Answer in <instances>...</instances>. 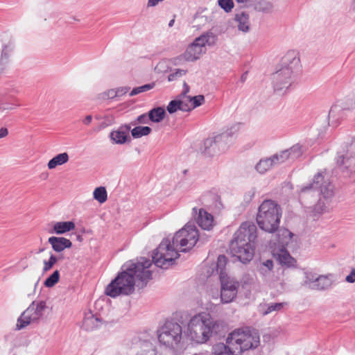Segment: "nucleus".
<instances>
[{"label":"nucleus","instance_id":"f257e3e1","mask_svg":"<svg viewBox=\"0 0 355 355\" xmlns=\"http://www.w3.org/2000/svg\"><path fill=\"white\" fill-rule=\"evenodd\" d=\"M152 262L145 257L125 262L121 267V272L107 286L105 293L111 297L120 295H129L134 293L135 286L144 288L152 279L149 270Z\"/></svg>","mask_w":355,"mask_h":355},{"label":"nucleus","instance_id":"f03ea898","mask_svg":"<svg viewBox=\"0 0 355 355\" xmlns=\"http://www.w3.org/2000/svg\"><path fill=\"white\" fill-rule=\"evenodd\" d=\"M198 231L193 223H188L181 230L178 231L172 239H164L159 246L155 249L152 254V261L162 269H167L175 263L180 257L177 249L180 252H187L192 249L198 241Z\"/></svg>","mask_w":355,"mask_h":355},{"label":"nucleus","instance_id":"7ed1b4c3","mask_svg":"<svg viewBox=\"0 0 355 355\" xmlns=\"http://www.w3.org/2000/svg\"><path fill=\"white\" fill-rule=\"evenodd\" d=\"M223 329V322L213 319L209 313L201 312L190 319L187 336L196 344H204L222 331Z\"/></svg>","mask_w":355,"mask_h":355},{"label":"nucleus","instance_id":"20e7f679","mask_svg":"<svg viewBox=\"0 0 355 355\" xmlns=\"http://www.w3.org/2000/svg\"><path fill=\"white\" fill-rule=\"evenodd\" d=\"M300 60L295 51H289L282 59V67L272 74L274 91L284 94L294 83V73L300 67Z\"/></svg>","mask_w":355,"mask_h":355},{"label":"nucleus","instance_id":"39448f33","mask_svg":"<svg viewBox=\"0 0 355 355\" xmlns=\"http://www.w3.org/2000/svg\"><path fill=\"white\" fill-rule=\"evenodd\" d=\"M334 185L329 180H324L323 174L322 173H318L314 175L311 183L301 188L300 197L302 198L304 194L310 191H320V193L326 202L320 199L313 207V212L315 214H322L329 209L328 200L331 198L334 194Z\"/></svg>","mask_w":355,"mask_h":355},{"label":"nucleus","instance_id":"423d86ee","mask_svg":"<svg viewBox=\"0 0 355 355\" xmlns=\"http://www.w3.org/2000/svg\"><path fill=\"white\" fill-rule=\"evenodd\" d=\"M281 217L280 206L271 200H266L259 206L256 220L260 229L274 233L279 230Z\"/></svg>","mask_w":355,"mask_h":355},{"label":"nucleus","instance_id":"0eeeda50","mask_svg":"<svg viewBox=\"0 0 355 355\" xmlns=\"http://www.w3.org/2000/svg\"><path fill=\"white\" fill-rule=\"evenodd\" d=\"M259 342V334L249 328L236 329L226 339V343L234 347V355H242L243 352L257 347Z\"/></svg>","mask_w":355,"mask_h":355},{"label":"nucleus","instance_id":"6e6552de","mask_svg":"<svg viewBox=\"0 0 355 355\" xmlns=\"http://www.w3.org/2000/svg\"><path fill=\"white\" fill-rule=\"evenodd\" d=\"M182 329L180 324L173 320H167L157 331L158 340L161 345L175 348L182 339Z\"/></svg>","mask_w":355,"mask_h":355},{"label":"nucleus","instance_id":"1a4fd4ad","mask_svg":"<svg viewBox=\"0 0 355 355\" xmlns=\"http://www.w3.org/2000/svg\"><path fill=\"white\" fill-rule=\"evenodd\" d=\"M46 308V302L33 301L17 319L16 329L20 330L32 322H37L43 316V312Z\"/></svg>","mask_w":355,"mask_h":355},{"label":"nucleus","instance_id":"9d476101","mask_svg":"<svg viewBox=\"0 0 355 355\" xmlns=\"http://www.w3.org/2000/svg\"><path fill=\"white\" fill-rule=\"evenodd\" d=\"M336 164L344 177L355 175V141L347 146L345 153L338 155Z\"/></svg>","mask_w":355,"mask_h":355},{"label":"nucleus","instance_id":"9b49d317","mask_svg":"<svg viewBox=\"0 0 355 355\" xmlns=\"http://www.w3.org/2000/svg\"><path fill=\"white\" fill-rule=\"evenodd\" d=\"M255 245L246 242L233 239L230 244V254L241 263L250 262L254 254Z\"/></svg>","mask_w":355,"mask_h":355},{"label":"nucleus","instance_id":"f8f14e48","mask_svg":"<svg viewBox=\"0 0 355 355\" xmlns=\"http://www.w3.org/2000/svg\"><path fill=\"white\" fill-rule=\"evenodd\" d=\"M257 239V228L252 222L246 221L243 223L239 230L234 233L233 239L239 242L250 243L255 245Z\"/></svg>","mask_w":355,"mask_h":355},{"label":"nucleus","instance_id":"ddd939ff","mask_svg":"<svg viewBox=\"0 0 355 355\" xmlns=\"http://www.w3.org/2000/svg\"><path fill=\"white\" fill-rule=\"evenodd\" d=\"M220 281V299L224 304L232 302L236 297L239 283L227 276H222Z\"/></svg>","mask_w":355,"mask_h":355},{"label":"nucleus","instance_id":"4468645a","mask_svg":"<svg viewBox=\"0 0 355 355\" xmlns=\"http://www.w3.org/2000/svg\"><path fill=\"white\" fill-rule=\"evenodd\" d=\"M12 93L17 94L18 90L13 88L7 89L0 94V118L6 116L5 112L12 110L21 105L19 99Z\"/></svg>","mask_w":355,"mask_h":355},{"label":"nucleus","instance_id":"2eb2a0df","mask_svg":"<svg viewBox=\"0 0 355 355\" xmlns=\"http://www.w3.org/2000/svg\"><path fill=\"white\" fill-rule=\"evenodd\" d=\"M239 131V125H234L225 132L214 137L220 149L225 152L232 143L233 136Z\"/></svg>","mask_w":355,"mask_h":355},{"label":"nucleus","instance_id":"dca6fc26","mask_svg":"<svg viewBox=\"0 0 355 355\" xmlns=\"http://www.w3.org/2000/svg\"><path fill=\"white\" fill-rule=\"evenodd\" d=\"M355 107V101L351 100L350 107L342 103H336L331 106L329 112V119L331 122L338 123L340 119L344 117L345 111H348L350 108Z\"/></svg>","mask_w":355,"mask_h":355},{"label":"nucleus","instance_id":"f3484780","mask_svg":"<svg viewBox=\"0 0 355 355\" xmlns=\"http://www.w3.org/2000/svg\"><path fill=\"white\" fill-rule=\"evenodd\" d=\"M131 125L130 124H125L119 127L117 130H114L110 132V139L117 144H123L126 141H130L129 132Z\"/></svg>","mask_w":355,"mask_h":355},{"label":"nucleus","instance_id":"a211bd4d","mask_svg":"<svg viewBox=\"0 0 355 355\" xmlns=\"http://www.w3.org/2000/svg\"><path fill=\"white\" fill-rule=\"evenodd\" d=\"M102 324V318L97 314H93L89 311L85 313L82 327L85 331H89L99 328Z\"/></svg>","mask_w":355,"mask_h":355},{"label":"nucleus","instance_id":"6ab92c4d","mask_svg":"<svg viewBox=\"0 0 355 355\" xmlns=\"http://www.w3.org/2000/svg\"><path fill=\"white\" fill-rule=\"evenodd\" d=\"M48 242L56 252H61L72 246V242L64 237L51 236L49 238Z\"/></svg>","mask_w":355,"mask_h":355},{"label":"nucleus","instance_id":"aec40b11","mask_svg":"<svg viewBox=\"0 0 355 355\" xmlns=\"http://www.w3.org/2000/svg\"><path fill=\"white\" fill-rule=\"evenodd\" d=\"M201 150L202 153L207 157H214L223 153L214 137L206 139L203 144V148Z\"/></svg>","mask_w":355,"mask_h":355},{"label":"nucleus","instance_id":"412c9836","mask_svg":"<svg viewBox=\"0 0 355 355\" xmlns=\"http://www.w3.org/2000/svg\"><path fill=\"white\" fill-rule=\"evenodd\" d=\"M196 220L198 225L203 230H209L213 226V216L203 209L198 210Z\"/></svg>","mask_w":355,"mask_h":355},{"label":"nucleus","instance_id":"4be33fe9","mask_svg":"<svg viewBox=\"0 0 355 355\" xmlns=\"http://www.w3.org/2000/svg\"><path fill=\"white\" fill-rule=\"evenodd\" d=\"M76 227L73 221H61L54 223L53 228L49 231L50 234H63Z\"/></svg>","mask_w":355,"mask_h":355},{"label":"nucleus","instance_id":"5701e85b","mask_svg":"<svg viewBox=\"0 0 355 355\" xmlns=\"http://www.w3.org/2000/svg\"><path fill=\"white\" fill-rule=\"evenodd\" d=\"M203 53V51L200 49V47L196 44L191 43L187 48L183 57L186 61L193 62L200 58V55Z\"/></svg>","mask_w":355,"mask_h":355},{"label":"nucleus","instance_id":"b1692460","mask_svg":"<svg viewBox=\"0 0 355 355\" xmlns=\"http://www.w3.org/2000/svg\"><path fill=\"white\" fill-rule=\"evenodd\" d=\"M331 286V279L326 275H320L310 282L309 287L312 289L322 291L328 289Z\"/></svg>","mask_w":355,"mask_h":355},{"label":"nucleus","instance_id":"393cba45","mask_svg":"<svg viewBox=\"0 0 355 355\" xmlns=\"http://www.w3.org/2000/svg\"><path fill=\"white\" fill-rule=\"evenodd\" d=\"M235 21L238 23V29L243 33H248L250 31L249 15L245 12L236 13L234 17Z\"/></svg>","mask_w":355,"mask_h":355},{"label":"nucleus","instance_id":"a878e982","mask_svg":"<svg viewBox=\"0 0 355 355\" xmlns=\"http://www.w3.org/2000/svg\"><path fill=\"white\" fill-rule=\"evenodd\" d=\"M286 303H271V304H260L259 306V311L262 315H266L272 311H278L283 309Z\"/></svg>","mask_w":355,"mask_h":355},{"label":"nucleus","instance_id":"bb28decb","mask_svg":"<svg viewBox=\"0 0 355 355\" xmlns=\"http://www.w3.org/2000/svg\"><path fill=\"white\" fill-rule=\"evenodd\" d=\"M148 116L152 122L159 123L164 119L166 111L162 107H157L150 110L148 113Z\"/></svg>","mask_w":355,"mask_h":355},{"label":"nucleus","instance_id":"cd10ccee","mask_svg":"<svg viewBox=\"0 0 355 355\" xmlns=\"http://www.w3.org/2000/svg\"><path fill=\"white\" fill-rule=\"evenodd\" d=\"M69 157L67 153H62L55 155L48 162V168L53 169L58 166L62 165L69 161Z\"/></svg>","mask_w":355,"mask_h":355},{"label":"nucleus","instance_id":"c85d7f7f","mask_svg":"<svg viewBox=\"0 0 355 355\" xmlns=\"http://www.w3.org/2000/svg\"><path fill=\"white\" fill-rule=\"evenodd\" d=\"M214 355H234L236 352L234 351V347L230 345L218 343L214 347Z\"/></svg>","mask_w":355,"mask_h":355},{"label":"nucleus","instance_id":"c756f323","mask_svg":"<svg viewBox=\"0 0 355 355\" xmlns=\"http://www.w3.org/2000/svg\"><path fill=\"white\" fill-rule=\"evenodd\" d=\"M277 260L282 266L287 267L293 266L296 262L295 259L286 250H282L278 254Z\"/></svg>","mask_w":355,"mask_h":355},{"label":"nucleus","instance_id":"7c9ffc66","mask_svg":"<svg viewBox=\"0 0 355 355\" xmlns=\"http://www.w3.org/2000/svg\"><path fill=\"white\" fill-rule=\"evenodd\" d=\"M254 9L259 12L270 13L273 10V5L267 0H260L254 3Z\"/></svg>","mask_w":355,"mask_h":355},{"label":"nucleus","instance_id":"2f4dec72","mask_svg":"<svg viewBox=\"0 0 355 355\" xmlns=\"http://www.w3.org/2000/svg\"><path fill=\"white\" fill-rule=\"evenodd\" d=\"M273 166V161L271 157H268L261 159L256 165V169L259 173H264L267 171L270 170Z\"/></svg>","mask_w":355,"mask_h":355},{"label":"nucleus","instance_id":"473e14b6","mask_svg":"<svg viewBox=\"0 0 355 355\" xmlns=\"http://www.w3.org/2000/svg\"><path fill=\"white\" fill-rule=\"evenodd\" d=\"M151 131L152 129L148 126H137L131 130V135L133 138L137 139L148 135Z\"/></svg>","mask_w":355,"mask_h":355},{"label":"nucleus","instance_id":"72a5a7b5","mask_svg":"<svg viewBox=\"0 0 355 355\" xmlns=\"http://www.w3.org/2000/svg\"><path fill=\"white\" fill-rule=\"evenodd\" d=\"M227 262V259L225 255L220 254L218 257L216 262V270L220 274V279H221L222 276H227L225 271Z\"/></svg>","mask_w":355,"mask_h":355},{"label":"nucleus","instance_id":"f704fd0d","mask_svg":"<svg viewBox=\"0 0 355 355\" xmlns=\"http://www.w3.org/2000/svg\"><path fill=\"white\" fill-rule=\"evenodd\" d=\"M273 266V261L271 259H268L259 263L258 271L261 275L266 276L272 271Z\"/></svg>","mask_w":355,"mask_h":355},{"label":"nucleus","instance_id":"c9c22d12","mask_svg":"<svg viewBox=\"0 0 355 355\" xmlns=\"http://www.w3.org/2000/svg\"><path fill=\"white\" fill-rule=\"evenodd\" d=\"M94 198L100 203L105 202L107 199V193L105 187H99L94 189L93 193Z\"/></svg>","mask_w":355,"mask_h":355},{"label":"nucleus","instance_id":"e433bc0d","mask_svg":"<svg viewBox=\"0 0 355 355\" xmlns=\"http://www.w3.org/2000/svg\"><path fill=\"white\" fill-rule=\"evenodd\" d=\"M59 279L60 272L58 270H56L46 279L44 282V285L47 288H51L59 282Z\"/></svg>","mask_w":355,"mask_h":355},{"label":"nucleus","instance_id":"4c0bfd02","mask_svg":"<svg viewBox=\"0 0 355 355\" xmlns=\"http://www.w3.org/2000/svg\"><path fill=\"white\" fill-rule=\"evenodd\" d=\"M14 49V42L10 40L8 44L3 46L1 58L9 62V58L11 53Z\"/></svg>","mask_w":355,"mask_h":355},{"label":"nucleus","instance_id":"58836bf2","mask_svg":"<svg viewBox=\"0 0 355 355\" xmlns=\"http://www.w3.org/2000/svg\"><path fill=\"white\" fill-rule=\"evenodd\" d=\"M273 161L274 166L284 162L285 161L290 159L289 153L285 150L281 151L279 153H277L270 157Z\"/></svg>","mask_w":355,"mask_h":355},{"label":"nucleus","instance_id":"ea45409f","mask_svg":"<svg viewBox=\"0 0 355 355\" xmlns=\"http://www.w3.org/2000/svg\"><path fill=\"white\" fill-rule=\"evenodd\" d=\"M61 257H56L53 254H51L50 257L48 261H44V267H43V272H46L50 270L53 266L58 262L59 259H60Z\"/></svg>","mask_w":355,"mask_h":355},{"label":"nucleus","instance_id":"a19ab883","mask_svg":"<svg viewBox=\"0 0 355 355\" xmlns=\"http://www.w3.org/2000/svg\"><path fill=\"white\" fill-rule=\"evenodd\" d=\"M155 84L154 83L146 84L142 86L137 87L133 88V89L130 93V96H133L137 95L140 93L147 92L155 87Z\"/></svg>","mask_w":355,"mask_h":355},{"label":"nucleus","instance_id":"79ce46f5","mask_svg":"<svg viewBox=\"0 0 355 355\" xmlns=\"http://www.w3.org/2000/svg\"><path fill=\"white\" fill-rule=\"evenodd\" d=\"M189 99V103H191L193 109L200 106L205 103V96L203 95H198L195 96H187Z\"/></svg>","mask_w":355,"mask_h":355},{"label":"nucleus","instance_id":"37998d69","mask_svg":"<svg viewBox=\"0 0 355 355\" xmlns=\"http://www.w3.org/2000/svg\"><path fill=\"white\" fill-rule=\"evenodd\" d=\"M136 355H158V352L151 343H146V349H141Z\"/></svg>","mask_w":355,"mask_h":355},{"label":"nucleus","instance_id":"c03bdc74","mask_svg":"<svg viewBox=\"0 0 355 355\" xmlns=\"http://www.w3.org/2000/svg\"><path fill=\"white\" fill-rule=\"evenodd\" d=\"M289 153L291 159H294L299 157L302 155L301 147L298 145H295L291 148L286 150Z\"/></svg>","mask_w":355,"mask_h":355},{"label":"nucleus","instance_id":"a18cd8bd","mask_svg":"<svg viewBox=\"0 0 355 355\" xmlns=\"http://www.w3.org/2000/svg\"><path fill=\"white\" fill-rule=\"evenodd\" d=\"M218 3L226 12H230L234 8L233 0H218Z\"/></svg>","mask_w":355,"mask_h":355},{"label":"nucleus","instance_id":"49530a36","mask_svg":"<svg viewBox=\"0 0 355 355\" xmlns=\"http://www.w3.org/2000/svg\"><path fill=\"white\" fill-rule=\"evenodd\" d=\"M180 100H172L169 102L166 107V110L169 114H173L180 110Z\"/></svg>","mask_w":355,"mask_h":355},{"label":"nucleus","instance_id":"de8ad7c7","mask_svg":"<svg viewBox=\"0 0 355 355\" xmlns=\"http://www.w3.org/2000/svg\"><path fill=\"white\" fill-rule=\"evenodd\" d=\"M187 73V70L178 69L168 76V80L171 82L177 80L178 78L184 76Z\"/></svg>","mask_w":355,"mask_h":355},{"label":"nucleus","instance_id":"09e8293b","mask_svg":"<svg viewBox=\"0 0 355 355\" xmlns=\"http://www.w3.org/2000/svg\"><path fill=\"white\" fill-rule=\"evenodd\" d=\"M205 37V42L208 46H213L217 41V36L212 32H207L203 34Z\"/></svg>","mask_w":355,"mask_h":355},{"label":"nucleus","instance_id":"8fccbe9b","mask_svg":"<svg viewBox=\"0 0 355 355\" xmlns=\"http://www.w3.org/2000/svg\"><path fill=\"white\" fill-rule=\"evenodd\" d=\"M193 44H196L198 46L200 47L201 50H204L205 45H207L205 42V37L204 35H200V37H197L193 42Z\"/></svg>","mask_w":355,"mask_h":355},{"label":"nucleus","instance_id":"3c124183","mask_svg":"<svg viewBox=\"0 0 355 355\" xmlns=\"http://www.w3.org/2000/svg\"><path fill=\"white\" fill-rule=\"evenodd\" d=\"M193 109L191 103L180 100V110L183 112H191Z\"/></svg>","mask_w":355,"mask_h":355},{"label":"nucleus","instance_id":"603ef678","mask_svg":"<svg viewBox=\"0 0 355 355\" xmlns=\"http://www.w3.org/2000/svg\"><path fill=\"white\" fill-rule=\"evenodd\" d=\"M149 116L147 114H143L139 115L135 122H132L130 124L136 123H148L149 121Z\"/></svg>","mask_w":355,"mask_h":355},{"label":"nucleus","instance_id":"864d4df0","mask_svg":"<svg viewBox=\"0 0 355 355\" xmlns=\"http://www.w3.org/2000/svg\"><path fill=\"white\" fill-rule=\"evenodd\" d=\"M113 119L110 116H105L104 120L100 123V128H105L110 124H112Z\"/></svg>","mask_w":355,"mask_h":355},{"label":"nucleus","instance_id":"5fc2aeb1","mask_svg":"<svg viewBox=\"0 0 355 355\" xmlns=\"http://www.w3.org/2000/svg\"><path fill=\"white\" fill-rule=\"evenodd\" d=\"M346 282L349 283L355 282V268H352L350 273L345 278Z\"/></svg>","mask_w":355,"mask_h":355},{"label":"nucleus","instance_id":"6e6d98bb","mask_svg":"<svg viewBox=\"0 0 355 355\" xmlns=\"http://www.w3.org/2000/svg\"><path fill=\"white\" fill-rule=\"evenodd\" d=\"M8 62L0 57V75H1L8 67Z\"/></svg>","mask_w":355,"mask_h":355},{"label":"nucleus","instance_id":"4d7b16f0","mask_svg":"<svg viewBox=\"0 0 355 355\" xmlns=\"http://www.w3.org/2000/svg\"><path fill=\"white\" fill-rule=\"evenodd\" d=\"M130 89V87H119L116 89V92H117V96H121L124 94H125Z\"/></svg>","mask_w":355,"mask_h":355},{"label":"nucleus","instance_id":"13d9d810","mask_svg":"<svg viewBox=\"0 0 355 355\" xmlns=\"http://www.w3.org/2000/svg\"><path fill=\"white\" fill-rule=\"evenodd\" d=\"M106 95L108 98L113 99L115 97H117V92L116 89H110L107 92Z\"/></svg>","mask_w":355,"mask_h":355},{"label":"nucleus","instance_id":"bf43d9fd","mask_svg":"<svg viewBox=\"0 0 355 355\" xmlns=\"http://www.w3.org/2000/svg\"><path fill=\"white\" fill-rule=\"evenodd\" d=\"M8 135V130L6 128H1L0 129V139L6 137Z\"/></svg>","mask_w":355,"mask_h":355},{"label":"nucleus","instance_id":"052dcab7","mask_svg":"<svg viewBox=\"0 0 355 355\" xmlns=\"http://www.w3.org/2000/svg\"><path fill=\"white\" fill-rule=\"evenodd\" d=\"M189 92V86L187 85L186 82H184L183 84V91L182 92V96H185L187 93Z\"/></svg>","mask_w":355,"mask_h":355},{"label":"nucleus","instance_id":"680f3d73","mask_svg":"<svg viewBox=\"0 0 355 355\" xmlns=\"http://www.w3.org/2000/svg\"><path fill=\"white\" fill-rule=\"evenodd\" d=\"M92 115H87L83 120V123L85 125H89L92 122Z\"/></svg>","mask_w":355,"mask_h":355},{"label":"nucleus","instance_id":"e2e57ef3","mask_svg":"<svg viewBox=\"0 0 355 355\" xmlns=\"http://www.w3.org/2000/svg\"><path fill=\"white\" fill-rule=\"evenodd\" d=\"M350 10L355 12V0L352 1Z\"/></svg>","mask_w":355,"mask_h":355},{"label":"nucleus","instance_id":"0e129e2a","mask_svg":"<svg viewBox=\"0 0 355 355\" xmlns=\"http://www.w3.org/2000/svg\"><path fill=\"white\" fill-rule=\"evenodd\" d=\"M247 73L248 72H245L242 74L241 77V82H245V80H246V78H247Z\"/></svg>","mask_w":355,"mask_h":355},{"label":"nucleus","instance_id":"69168bd1","mask_svg":"<svg viewBox=\"0 0 355 355\" xmlns=\"http://www.w3.org/2000/svg\"><path fill=\"white\" fill-rule=\"evenodd\" d=\"M215 198H216V200L218 201V205H216V206L218 207V209H220L223 207V205L221 204L220 201L218 200L220 199V198L218 196H216Z\"/></svg>","mask_w":355,"mask_h":355},{"label":"nucleus","instance_id":"338daca9","mask_svg":"<svg viewBox=\"0 0 355 355\" xmlns=\"http://www.w3.org/2000/svg\"><path fill=\"white\" fill-rule=\"evenodd\" d=\"M174 23H175V19L173 18V19H172L169 21V23H168V26H169V27H172V26H173Z\"/></svg>","mask_w":355,"mask_h":355},{"label":"nucleus","instance_id":"774afa93","mask_svg":"<svg viewBox=\"0 0 355 355\" xmlns=\"http://www.w3.org/2000/svg\"><path fill=\"white\" fill-rule=\"evenodd\" d=\"M193 212L195 214H198V209L196 207H194L193 209Z\"/></svg>","mask_w":355,"mask_h":355}]
</instances>
